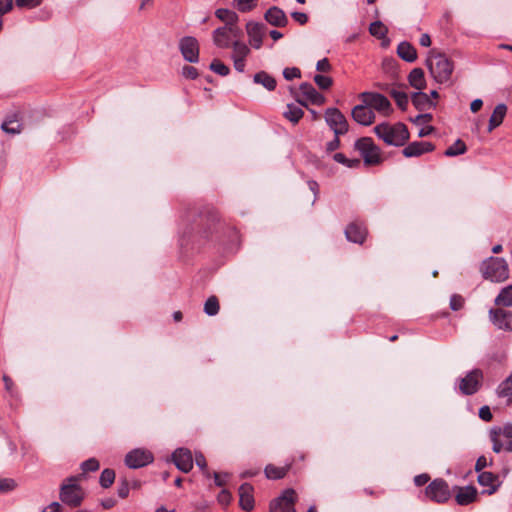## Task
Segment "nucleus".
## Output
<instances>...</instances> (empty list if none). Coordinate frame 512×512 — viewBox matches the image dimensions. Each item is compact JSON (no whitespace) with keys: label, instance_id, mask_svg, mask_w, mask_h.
<instances>
[{"label":"nucleus","instance_id":"nucleus-20","mask_svg":"<svg viewBox=\"0 0 512 512\" xmlns=\"http://www.w3.org/2000/svg\"><path fill=\"white\" fill-rule=\"evenodd\" d=\"M265 20L275 27H285L288 24V18L284 11L277 6L270 7L264 14Z\"/></svg>","mask_w":512,"mask_h":512},{"label":"nucleus","instance_id":"nucleus-53","mask_svg":"<svg viewBox=\"0 0 512 512\" xmlns=\"http://www.w3.org/2000/svg\"><path fill=\"white\" fill-rule=\"evenodd\" d=\"M182 75L187 79H196L198 71L195 67L186 65L182 68Z\"/></svg>","mask_w":512,"mask_h":512},{"label":"nucleus","instance_id":"nucleus-35","mask_svg":"<svg viewBox=\"0 0 512 512\" xmlns=\"http://www.w3.org/2000/svg\"><path fill=\"white\" fill-rule=\"evenodd\" d=\"M369 33L377 39H384L387 36L388 28L381 21L377 20L370 24Z\"/></svg>","mask_w":512,"mask_h":512},{"label":"nucleus","instance_id":"nucleus-34","mask_svg":"<svg viewBox=\"0 0 512 512\" xmlns=\"http://www.w3.org/2000/svg\"><path fill=\"white\" fill-rule=\"evenodd\" d=\"M231 46L233 48L232 59H245L250 53V48L243 42L234 41Z\"/></svg>","mask_w":512,"mask_h":512},{"label":"nucleus","instance_id":"nucleus-52","mask_svg":"<svg viewBox=\"0 0 512 512\" xmlns=\"http://www.w3.org/2000/svg\"><path fill=\"white\" fill-rule=\"evenodd\" d=\"M231 499V493L226 489H223L217 496L219 504L223 506H227L231 502Z\"/></svg>","mask_w":512,"mask_h":512},{"label":"nucleus","instance_id":"nucleus-55","mask_svg":"<svg viewBox=\"0 0 512 512\" xmlns=\"http://www.w3.org/2000/svg\"><path fill=\"white\" fill-rule=\"evenodd\" d=\"M213 477H214V482H215L216 486L223 487V486H225V484L229 478V474L228 473L220 474V473L215 472L213 474Z\"/></svg>","mask_w":512,"mask_h":512},{"label":"nucleus","instance_id":"nucleus-48","mask_svg":"<svg viewBox=\"0 0 512 512\" xmlns=\"http://www.w3.org/2000/svg\"><path fill=\"white\" fill-rule=\"evenodd\" d=\"M283 76L286 80L291 81L301 77V71L296 67H287L283 70Z\"/></svg>","mask_w":512,"mask_h":512},{"label":"nucleus","instance_id":"nucleus-6","mask_svg":"<svg viewBox=\"0 0 512 512\" xmlns=\"http://www.w3.org/2000/svg\"><path fill=\"white\" fill-rule=\"evenodd\" d=\"M354 147L360 152L366 165L380 163V152L378 147L373 143L372 138L362 137L355 142Z\"/></svg>","mask_w":512,"mask_h":512},{"label":"nucleus","instance_id":"nucleus-47","mask_svg":"<svg viewBox=\"0 0 512 512\" xmlns=\"http://www.w3.org/2000/svg\"><path fill=\"white\" fill-rule=\"evenodd\" d=\"M1 128L4 132L10 134L20 133V124L14 120H6L2 123Z\"/></svg>","mask_w":512,"mask_h":512},{"label":"nucleus","instance_id":"nucleus-28","mask_svg":"<svg viewBox=\"0 0 512 512\" xmlns=\"http://www.w3.org/2000/svg\"><path fill=\"white\" fill-rule=\"evenodd\" d=\"M506 113L507 107L505 104L500 103L495 107L489 119L488 132H492L495 128L502 124Z\"/></svg>","mask_w":512,"mask_h":512},{"label":"nucleus","instance_id":"nucleus-58","mask_svg":"<svg viewBox=\"0 0 512 512\" xmlns=\"http://www.w3.org/2000/svg\"><path fill=\"white\" fill-rule=\"evenodd\" d=\"M13 8V0H0V17Z\"/></svg>","mask_w":512,"mask_h":512},{"label":"nucleus","instance_id":"nucleus-37","mask_svg":"<svg viewBox=\"0 0 512 512\" xmlns=\"http://www.w3.org/2000/svg\"><path fill=\"white\" fill-rule=\"evenodd\" d=\"M216 17L225 22V25H229L231 23H237L238 15L229 9L220 8L215 12Z\"/></svg>","mask_w":512,"mask_h":512},{"label":"nucleus","instance_id":"nucleus-30","mask_svg":"<svg viewBox=\"0 0 512 512\" xmlns=\"http://www.w3.org/2000/svg\"><path fill=\"white\" fill-rule=\"evenodd\" d=\"M290 467L291 463L280 467L269 464L265 467L264 472L268 479L277 480L284 478L287 472L289 471Z\"/></svg>","mask_w":512,"mask_h":512},{"label":"nucleus","instance_id":"nucleus-22","mask_svg":"<svg viewBox=\"0 0 512 512\" xmlns=\"http://www.w3.org/2000/svg\"><path fill=\"white\" fill-rule=\"evenodd\" d=\"M299 90L303 98L314 105H322L325 102V97L319 93L311 83H302Z\"/></svg>","mask_w":512,"mask_h":512},{"label":"nucleus","instance_id":"nucleus-26","mask_svg":"<svg viewBox=\"0 0 512 512\" xmlns=\"http://www.w3.org/2000/svg\"><path fill=\"white\" fill-rule=\"evenodd\" d=\"M397 55L404 61L412 63L417 59L415 47L407 41H403L397 46Z\"/></svg>","mask_w":512,"mask_h":512},{"label":"nucleus","instance_id":"nucleus-39","mask_svg":"<svg viewBox=\"0 0 512 512\" xmlns=\"http://www.w3.org/2000/svg\"><path fill=\"white\" fill-rule=\"evenodd\" d=\"M115 481V471L110 468L104 469L99 478L100 486L104 489L109 488Z\"/></svg>","mask_w":512,"mask_h":512},{"label":"nucleus","instance_id":"nucleus-23","mask_svg":"<svg viewBox=\"0 0 512 512\" xmlns=\"http://www.w3.org/2000/svg\"><path fill=\"white\" fill-rule=\"evenodd\" d=\"M345 235L348 241L362 244L366 238L367 230L358 223H351L347 226Z\"/></svg>","mask_w":512,"mask_h":512},{"label":"nucleus","instance_id":"nucleus-15","mask_svg":"<svg viewBox=\"0 0 512 512\" xmlns=\"http://www.w3.org/2000/svg\"><path fill=\"white\" fill-rule=\"evenodd\" d=\"M246 31L249 37V43L254 49H260L263 44V37L266 27L262 23L250 21L246 24Z\"/></svg>","mask_w":512,"mask_h":512},{"label":"nucleus","instance_id":"nucleus-27","mask_svg":"<svg viewBox=\"0 0 512 512\" xmlns=\"http://www.w3.org/2000/svg\"><path fill=\"white\" fill-rule=\"evenodd\" d=\"M212 38L213 43L219 48H228L232 45L230 34L225 25L215 29Z\"/></svg>","mask_w":512,"mask_h":512},{"label":"nucleus","instance_id":"nucleus-32","mask_svg":"<svg viewBox=\"0 0 512 512\" xmlns=\"http://www.w3.org/2000/svg\"><path fill=\"white\" fill-rule=\"evenodd\" d=\"M253 81L256 84L262 85L268 91H273L277 85L275 78L265 71L256 73L253 77Z\"/></svg>","mask_w":512,"mask_h":512},{"label":"nucleus","instance_id":"nucleus-57","mask_svg":"<svg viewBox=\"0 0 512 512\" xmlns=\"http://www.w3.org/2000/svg\"><path fill=\"white\" fill-rule=\"evenodd\" d=\"M316 70L319 72H329L331 70V65L328 58L319 60L316 64Z\"/></svg>","mask_w":512,"mask_h":512},{"label":"nucleus","instance_id":"nucleus-4","mask_svg":"<svg viewBox=\"0 0 512 512\" xmlns=\"http://www.w3.org/2000/svg\"><path fill=\"white\" fill-rule=\"evenodd\" d=\"M481 272L485 279L492 282H503L509 277V268L506 260L500 257H489L481 265Z\"/></svg>","mask_w":512,"mask_h":512},{"label":"nucleus","instance_id":"nucleus-50","mask_svg":"<svg viewBox=\"0 0 512 512\" xmlns=\"http://www.w3.org/2000/svg\"><path fill=\"white\" fill-rule=\"evenodd\" d=\"M241 12H247L254 8L257 0H234Z\"/></svg>","mask_w":512,"mask_h":512},{"label":"nucleus","instance_id":"nucleus-3","mask_svg":"<svg viewBox=\"0 0 512 512\" xmlns=\"http://www.w3.org/2000/svg\"><path fill=\"white\" fill-rule=\"evenodd\" d=\"M375 134L386 144L393 146H403L409 139V132L406 125L397 123L389 125L382 123L374 127Z\"/></svg>","mask_w":512,"mask_h":512},{"label":"nucleus","instance_id":"nucleus-41","mask_svg":"<svg viewBox=\"0 0 512 512\" xmlns=\"http://www.w3.org/2000/svg\"><path fill=\"white\" fill-rule=\"evenodd\" d=\"M391 97L395 100L398 107L402 110H405L408 105V95L400 90L392 89L390 91Z\"/></svg>","mask_w":512,"mask_h":512},{"label":"nucleus","instance_id":"nucleus-43","mask_svg":"<svg viewBox=\"0 0 512 512\" xmlns=\"http://www.w3.org/2000/svg\"><path fill=\"white\" fill-rule=\"evenodd\" d=\"M18 487V483L13 478H0V494L9 493Z\"/></svg>","mask_w":512,"mask_h":512},{"label":"nucleus","instance_id":"nucleus-11","mask_svg":"<svg viewBox=\"0 0 512 512\" xmlns=\"http://www.w3.org/2000/svg\"><path fill=\"white\" fill-rule=\"evenodd\" d=\"M296 493L293 489H286L270 504V512H296L294 504Z\"/></svg>","mask_w":512,"mask_h":512},{"label":"nucleus","instance_id":"nucleus-46","mask_svg":"<svg viewBox=\"0 0 512 512\" xmlns=\"http://www.w3.org/2000/svg\"><path fill=\"white\" fill-rule=\"evenodd\" d=\"M99 467H100L99 461L95 458H90V459L82 462V464H81V469L83 471V474L88 473V472H95L99 469Z\"/></svg>","mask_w":512,"mask_h":512},{"label":"nucleus","instance_id":"nucleus-60","mask_svg":"<svg viewBox=\"0 0 512 512\" xmlns=\"http://www.w3.org/2000/svg\"><path fill=\"white\" fill-rule=\"evenodd\" d=\"M227 28V31L230 34V37H239L241 35L240 28L236 25V23H231L229 25H225Z\"/></svg>","mask_w":512,"mask_h":512},{"label":"nucleus","instance_id":"nucleus-13","mask_svg":"<svg viewBox=\"0 0 512 512\" xmlns=\"http://www.w3.org/2000/svg\"><path fill=\"white\" fill-rule=\"evenodd\" d=\"M363 102L375 110L388 115L391 112V103L387 97L380 93L364 92L361 94Z\"/></svg>","mask_w":512,"mask_h":512},{"label":"nucleus","instance_id":"nucleus-5","mask_svg":"<svg viewBox=\"0 0 512 512\" xmlns=\"http://www.w3.org/2000/svg\"><path fill=\"white\" fill-rule=\"evenodd\" d=\"M483 371L475 368L459 379L458 388L461 394L470 396L476 394L482 387Z\"/></svg>","mask_w":512,"mask_h":512},{"label":"nucleus","instance_id":"nucleus-31","mask_svg":"<svg viewBox=\"0 0 512 512\" xmlns=\"http://www.w3.org/2000/svg\"><path fill=\"white\" fill-rule=\"evenodd\" d=\"M409 84L417 89L423 90L426 87L424 71L421 68H414L408 75Z\"/></svg>","mask_w":512,"mask_h":512},{"label":"nucleus","instance_id":"nucleus-61","mask_svg":"<svg viewBox=\"0 0 512 512\" xmlns=\"http://www.w3.org/2000/svg\"><path fill=\"white\" fill-rule=\"evenodd\" d=\"M339 146H340L339 136L335 135L334 139L329 141L326 144V151L327 152H332V151L338 149Z\"/></svg>","mask_w":512,"mask_h":512},{"label":"nucleus","instance_id":"nucleus-45","mask_svg":"<svg viewBox=\"0 0 512 512\" xmlns=\"http://www.w3.org/2000/svg\"><path fill=\"white\" fill-rule=\"evenodd\" d=\"M314 82L317 84V86L320 89H323V90L329 89L333 84L332 78H330L328 76L321 75V74H316L314 76Z\"/></svg>","mask_w":512,"mask_h":512},{"label":"nucleus","instance_id":"nucleus-54","mask_svg":"<svg viewBox=\"0 0 512 512\" xmlns=\"http://www.w3.org/2000/svg\"><path fill=\"white\" fill-rule=\"evenodd\" d=\"M479 417L480 419H482L483 421H486V422H489L492 420L493 418V415H492V412L489 408V406H482L480 409H479Z\"/></svg>","mask_w":512,"mask_h":512},{"label":"nucleus","instance_id":"nucleus-29","mask_svg":"<svg viewBox=\"0 0 512 512\" xmlns=\"http://www.w3.org/2000/svg\"><path fill=\"white\" fill-rule=\"evenodd\" d=\"M496 392L498 397L506 399L507 405H512V372L499 384Z\"/></svg>","mask_w":512,"mask_h":512},{"label":"nucleus","instance_id":"nucleus-12","mask_svg":"<svg viewBox=\"0 0 512 512\" xmlns=\"http://www.w3.org/2000/svg\"><path fill=\"white\" fill-rule=\"evenodd\" d=\"M179 50L189 63L199 62V43L193 36H184L179 40Z\"/></svg>","mask_w":512,"mask_h":512},{"label":"nucleus","instance_id":"nucleus-59","mask_svg":"<svg viewBox=\"0 0 512 512\" xmlns=\"http://www.w3.org/2000/svg\"><path fill=\"white\" fill-rule=\"evenodd\" d=\"M291 17L301 25L308 22V16L303 12H292Z\"/></svg>","mask_w":512,"mask_h":512},{"label":"nucleus","instance_id":"nucleus-25","mask_svg":"<svg viewBox=\"0 0 512 512\" xmlns=\"http://www.w3.org/2000/svg\"><path fill=\"white\" fill-rule=\"evenodd\" d=\"M478 483L483 487H487L484 492L488 493L489 495L495 493L499 486L498 476L491 472H481L478 475Z\"/></svg>","mask_w":512,"mask_h":512},{"label":"nucleus","instance_id":"nucleus-10","mask_svg":"<svg viewBox=\"0 0 512 512\" xmlns=\"http://www.w3.org/2000/svg\"><path fill=\"white\" fill-rule=\"evenodd\" d=\"M492 448H512V424L503 427H494L490 431Z\"/></svg>","mask_w":512,"mask_h":512},{"label":"nucleus","instance_id":"nucleus-49","mask_svg":"<svg viewBox=\"0 0 512 512\" xmlns=\"http://www.w3.org/2000/svg\"><path fill=\"white\" fill-rule=\"evenodd\" d=\"M464 306V298L459 294H453L450 298V308L454 311L462 309Z\"/></svg>","mask_w":512,"mask_h":512},{"label":"nucleus","instance_id":"nucleus-2","mask_svg":"<svg viewBox=\"0 0 512 512\" xmlns=\"http://www.w3.org/2000/svg\"><path fill=\"white\" fill-rule=\"evenodd\" d=\"M83 475L71 476L66 478L59 489V499L61 502L71 508H77L83 503L86 493L79 484Z\"/></svg>","mask_w":512,"mask_h":512},{"label":"nucleus","instance_id":"nucleus-62","mask_svg":"<svg viewBox=\"0 0 512 512\" xmlns=\"http://www.w3.org/2000/svg\"><path fill=\"white\" fill-rule=\"evenodd\" d=\"M430 480V476L428 474H420V475H417L415 478H414V483L416 486H423L425 485L428 481Z\"/></svg>","mask_w":512,"mask_h":512},{"label":"nucleus","instance_id":"nucleus-51","mask_svg":"<svg viewBox=\"0 0 512 512\" xmlns=\"http://www.w3.org/2000/svg\"><path fill=\"white\" fill-rule=\"evenodd\" d=\"M15 2L16 6L19 8L32 9L38 7L42 3V0H15Z\"/></svg>","mask_w":512,"mask_h":512},{"label":"nucleus","instance_id":"nucleus-16","mask_svg":"<svg viewBox=\"0 0 512 512\" xmlns=\"http://www.w3.org/2000/svg\"><path fill=\"white\" fill-rule=\"evenodd\" d=\"M172 459L176 467L184 473L193 468L194 458L191 450H174Z\"/></svg>","mask_w":512,"mask_h":512},{"label":"nucleus","instance_id":"nucleus-63","mask_svg":"<svg viewBox=\"0 0 512 512\" xmlns=\"http://www.w3.org/2000/svg\"><path fill=\"white\" fill-rule=\"evenodd\" d=\"M194 460H195L196 465L200 469H202V470L206 469V467H207L206 459H205V457L201 453H196Z\"/></svg>","mask_w":512,"mask_h":512},{"label":"nucleus","instance_id":"nucleus-42","mask_svg":"<svg viewBox=\"0 0 512 512\" xmlns=\"http://www.w3.org/2000/svg\"><path fill=\"white\" fill-rule=\"evenodd\" d=\"M333 159L348 168H357L361 164L359 159H348L343 153L334 154Z\"/></svg>","mask_w":512,"mask_h":512},{"label":"nucleus","instance_id":"nucleus-56","mask_svg":"<svg viewBox=\"0 0 512 512\" xmlns=\"http://www.w3.org/2000/svg\"><path fill=\"white\" fill-rule=\"evenodd\" d=\"M129 484L126 480H123L117 489L118 496L120 498H126L129 495Z\"/></svg>","mask_w":512,"mask_h":512},{"label":"nucleus","instance_id":"nucleus-19","mask_svg":"<svg viewBox=\"0 0 512 512\" xmlns=\"http://www.w3.org/2000/svg\"><path fill=\"white\" fill-rule=\"evenodd\" d=\"M455 490V500L458 505H469L477 498V489L474 486L455 487Z\"/></svg>","mask_w":512,"mask_h":512},{"label":"nucleus","instance_id":"nucleus-33","mask_svg":"<svg viewBox=\"0 0 512 512\" xmlns=\"http://www.w3.org/2000/svg\"><path fill=\"white\" fill-rule=\"evenodd\" d=\"M494 302L496 305L512 307V285L504 287L495 298Z\"/></svg>","mask_w":512,"mask_h":512},{"label":"nucleus","instance_id":"nucleus-21","mask_svg":"<svg viewBox=\"0 0 512 512\" xmlns=\"http://www.w3.org/2000/svg\"><path fill=\"white\" fill-rule=\"evenodd\" d=\"M253 486L244 483L239 487V505L245 511H251L254 508Z\"/></svg>","mask_w":512,"mask_h":512},{"label":"nucleus","instance_id":"nucleus-18","mask_svg":"<svg viewBox=\"0 0 512 512\" xmlns=\"http://www.w3.org/2000/svg\"><path fill=\"white\" fill-rule=\"evenodd\" d=\"M434 146L430 142H424V141H415L407 145L402 153L405 157L411 158V157H419L422 154L426 152L433 151Z\"/></svg>","mask_w":512,"mask_h":512},{"label":"nucleus","instance_id":"nucleus-8","mask_svg":"<svg viewBox=\"0 0 512 512\" xmlns=\"http://www.w3.org/2000/svg\"><path fill=\"white\" fill-rule=\"evenodd\" d=\"M426 496L437 503L446 502L451 494L447 482L443 479L433 480L425 489Z\"/></svg>","mask_w":512,"mask_h":512},{"label":"nucleus","instance_id":"nucleus-40","mask_svg":"<svg viewBox=\"0 0 512 512\" xmlns=\"http://www.w3.org/2000/svg\"><path fill=\"white\" fill-rule=\"evenodd\" d=\"M219 301L216 296H210L204 304V312L208 316H215L219 312Z\"/></svg>","mask_w":512,"mask_h":512},{"label":"nucleus","instance_id":"nucleus-1","mask_svg":"<svg viewBox=\"0 0 512 512\" xmlns=\"http://www.w3.org/2000/svg\"><path fill=\"white\" fill-rule=\"evenodd\" d=\"M426 66L433 79L439 84H447L454 71L453 62L443 53L431 50L426 59Z\"/></svg>","mask_w":512,"mask_h":512},{"label":"nucleus","instance_id":"nucleus-64","mask_svg":"<svg viewBox=\"0 0 512 512\" xmlns=\"http://www.w3.org/2000/svg\"><path fill=\"white\" fill-rule=\"evenodd\" d=\"M61 505L58 502H52L42 509V512H60Z\"/></svg>","mask_w":512,"mask_h":512},{"label":"nucleus","instance_id":"nucleus-7","mask_svg":"<svg viewBox=\"0 0 512 512\" xmlns=\"http://www.w3.org/2000/svg\"><path fill=\"white\" fill-rule=\"evenodd\" d=\"M325 121L337 136L348 132V122L342 112L337 108H328L325 111Z\"/></svg>","mask_w":512,"mask_h":512},{"label":"nucleus","instance_id":"nucleus-36","mask_svg":"<svg viewBox=\"0 0 512 512\" xmlns=\"http://www.w3.org/2000/svg\"><path fill=\"white\" fill-rule=\"evenodd\" d=\"M304 115L301 107L295 104H288L284 116L292 123H297Z\"/></svg>","mask_w":512,"mask_h":512},{"label":"nucleus","instance_id":"nucleus-38","mask_svg":"<svg viewBox=\"0 0 512 512\" xmlns=\"http://www.w3.org/2000/svg\"><path fill=\"white\" fill-rule=\"evenodd\" d=\"M466 151V144L461 139H457L453 145L445 150L444 155L447 157H455L464 154Z\"/></svg>","mask_w":512,"mask_h":512},{"label":"nucleus","instance_id":"nucleus-9","mask_svg":"<svg viewBox=\"0 0 512 512\" xmlns=\"http://www.w3.org/2000/svg\"><path fill=\"white\" fill-rule=\"evenodd\" d=\"M154 456L150 450H130L124 459L126 466L130 469H139L151 464Z\"/></svg>","mask_w":512,"mask_h":512},{"label":"nucleus","instance_id":"nucleus-14","mask_svg":"<svg viewBox=\"0 0 512 512\" xmlns=\"http://www.w3.org/2000/svg\"><path fill=\"white\" fill-rule=\"evenodd\" d=\"M489 317L491 322L500 330L512 331V311L501 308L490 309Z\"/></svg>","mask_w":512,"mask_h":512},{"label":"nucleus","instance_id":"nucleus-17","mask_svg":"<svg viewBox=\"0 0 512 512\" xmlns=\"http://www.w3.org/2000/svg\"><path fill=\"white\" fill-rule=\"evenodd\" d=\"M352 118L359 124L364 126L371 125L375 120V114L368 105H356L352 110Z\"/></svg>","mask_w":512,"mask_h":512},{"label":"nucleus","instance_id":"nucleus-44","mask_svg":"<svg viewBox=\"0 0 512 512\" xmlns=\"http://www.w3.org/2000/svg\"><path fill=\"white\" fill-rule=\"evenodd\" d=\"M210 69L220 76H227L230 72L229 67L219 60H213L210 64Z\"/></svg>","mask_w":512,"mask_h":512},{"label":"nucleus","instance_id":"nucleus-24","mask_svg":"<svg viewBox=\"0 0 512 512\" xmlns=\"http://www.w3.org/2000/svg\"><path fill=\"white\" fill-rule=\"evenodd\" d=\"M411 101L419 111H425L436 107V103L432 101L428 94L422 92V90L414 92L411 96Z\"/></svg>","mask_w":512,"mask_h":512}]
</instances>
